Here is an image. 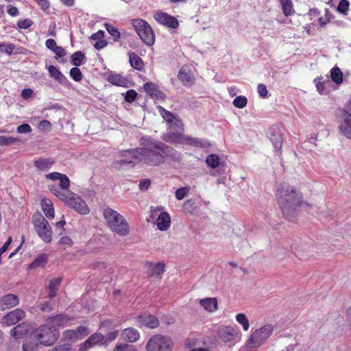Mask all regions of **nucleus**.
I'll return each mask as SVG.
<instances>
[{"mask_svg":"<svg viewBox=\"0 0 351 351\" xmlns=\"http://www.w3.org/2000/svg\"><path fill=\"white\" fill-rule=\"evenodd\" d=\"M137 96V93L134 90H128L125 95V99L126 101L131 103L133 102Z\"/></svg>","mask_w":351,"mask_h":351,"instance_id":"bf43d9fd","label":"nucleus"},{"mask_svg":"<svg viewBox=\"0 0 351 351\" xmlns=\"http://www.w3.org/2000/svg\"><path fill=\"white\" fill-rule=\"evenodd\" d=\"M19 303V298L14 294H7L0 299V310L12 308Z\"/></svg>","mask_w":351,"mask_h":351,"instance_id":"aec40b11","label":"nucleus"},{"mask_svg":"<svg viewBox=\"0 0 351 351\" xmlns=\"http://www.w3.org/2000/svg\"><path fill=\"white\" fill-rule=\"evenodd\" d=\"M38 129L43 132H49L51 130V123L47 120H42L38 123Z\"/></svg>","mask_w":351,"mask_h":351,"instance_id":"5fc2aeb1","label":"nucleus"},{"mask_svg":"<svg viewBox=\"0 0 351 351\" xmlns=\"http://www.w3.org/2000/svg\"><path fill=\"white\" fill-rule=\"evenodd\" d=\"M52 51L56 54V59L62 58L66 55L64 49L60 46H57Z\"/></svg>","mask_w":351,"mask_h":351,"instance_id":"69168bd1","label":"nucleus"},{"mask_svg":"<svg viewBox=\"0 0 351 351\" xmlns=\"http://www.w3.org/2000/svg\"><path fill=\"white\" fill-rule=\"evenodd\" d=\"M130 24L145 45L152 46L154 44L155 34L147 21L140 19H135L131 20Z\"/></svg>","mask_w":351,"mask_h":351,"instance_id":"39448f33","label":"nucleus"},{"mask_svg":"<svg viewBox=\"0 0 351 351\" xmlns=\"http://www.w3.org/2000/svg\"><path fill=\"white\" fill-rule=\"evenodd\" d=\"M33 223L40 238L45 243H50L52 240V231L47 219L40 214H38L34 216Z\"/></svg>","mask_w":351,"mask_h":351,"instance_id":"6e6552de","label":"nucleus"},{"mask_svg":"<svg viewBox=\"0 0 351 351\" xmlns=\"http://www.w3.org/2000/svg\"><path fill=\"white\" fill-rule=\"evenodd\" d=\"M58 336V331L48 322L40 326L34 332V338L45 346L53 345L57 341Z\"/></svg>","mask_w":351,"mask_h":351,"instance_id":"423d86ee","label":"nucleus"},{"mask_svg":"<svg viewBox=\"0 0 351 351\" xmlns=\"http://www.w3.org/2000/svg\"><path fill=\"white\" fill-rule=\"evenodd\" d=\"M124 151H123L122 152H123ZM123 153H121V156L123 157V156L122 155ZM124 159H122V160H118V161H115L114 162V165L116 166H123V165H129L130 167H134L135 165V164L136 162H138L136 160H135L132 156H124Z\"/></svg>","mask_w":351,"mask_h":351,"instance_id":"a19ab883","label":"nucleus"},{"mask_svg":"<svg viewBox=\"0 0 351 351\" xmlns=\"http://www.w3.org/2000/svg\"><path fill=\"white\" fill-rule=\"evenodd\" d=\"M33 25V21L31 19H25L20 20L17 23V26L20 29H26Z\"/></svg>","mask_w":351,"mask_h":351,"instance_id":"6e6d98bb","label":"nucleus"},{"mask_svg":"<svg viewBox=\"0 0 351 351\" xmlns=\"http://www.w3.org/2000/svg\"><path fill=\"white\" fill-rule=\"evenodd\" d=\"M52 351H71V346L69 344H63L55 347Z\"/></svg>","mask_w":351,"mask_h":351,"instance_id":"774afa93","label":"nucleus"},{"mask_svg":"<svg viewBox=\"0 0 351 351\" xmlns=\"http://www.w3.org/2000/svg\"><path fill=\"white\" fill-rule=\"evenodd\" d=\"M41 206L43 213L49 219H53L54 217V210L53 204L49 199H43L41 202Z\"/></svg>","mask_w":351,"mask_h":351,"instance_id":"2f4dec72","label":"nucleus"},{"mask_svg":"<svg viewBox=\"0 0 351 351\" xmlns=\"http://www.w3.org/2000/svg\"><path fill=\"white\" fill-rule=\"evenodd\" d=\"M159 111L162 118L166 121L170 130L184 131L183 123L177 115L162 107H160Z\"/></svg>","mask_w":351,"mask_h":351,"instance_id":"1a4fd4ad","label":"nucleus"},{"mask_svg":"<svg viewBox=\"0 0 351 351\" xmlns=\"http://www.w3.org/2000/svg\"><path fill=\"white\" fill-rule=\"evenodd\" d=\"M161 151L165 156V160L169 159L175 162H180L182 158V154L161 141Z\"/></svg>","mask_w":351,"mask_h":351,"instance_id":"f3484780","label":"nucleus"},{"mask_svg":"<svg viewBox=\"0 0 351 351\" xmlns=\"http://www.w3.org/2000/svg\"><path fill=\"white\" fill-rule=\"evenodd\" d=\"M48 260V256L46 254H39L36 259L29 265L30 269H36L43 267Z\"/></svg>","mask_w":351,"mask_h":351,"instance_id":"c9c22d12","label":"nucleus"},{"mask_svg":"<svg viewBox=\"0 0 351 351\" xmlns=\"http://www.w3.org/2000/svg\"><path fill=\"white\" fill-rule=\"evenodd\" d=\"M84 58V53L81 51H77L74 52L71 57V63L75 66H79L82 64V60Z\"/></svg>","mask_w":351,"mask_h":351,"instance_id":"ea45409f","label":"nucleus"},{"mask_svg":"<svg viewBox=\"0 0 351 351\" xmlns=\"http://www.w3.org/2000/svg\"><path fill=\"white\" fill-rule=\"evenodd\" d=\"M108 81L116 86H123L125 82V79L119 74H111L108 77Z\"/></svg>","mask_w":351,"mask_h":351,"instance_id":"a18cd8bd","label":"nucleus"},{"mask_svg":"<svg viewBox=\"0 0 351 351\" xmlns=\"http://www.w3.org/2000/svg\"><path fill=\"white\" fill-rule=\"evenodd\" d=\"M276 197L283 215L290 219L295 217L299 206H309L308 204L303 203L302 194L294 186L286 183L279 185L276 191Z\"/></svg>","mask_w":351,"mask_h":351,"instance_id":"f03ea898","label":"nucleus"},{"mask_svg":"<svg viewBox=\"0 0 351 351\" xmlns=\"http://www.w3.org/2000/svg\"><path fill=\"white\" fill-rule=\"evenodd\" d=\"M122 337L124 340L133 343L136 342L140 337L138 331L134 328H128L123 330Z\"/></svg>","mask_w":351,"mask_h":351,"instance_id":"cd10ccee","label":"nucleus"},{"mask_svg":"<svg viewBox=\"0 0 351 351\" xmlns=\"http://www.w3.org/2000/svg\"><path fill=\"white\" fill-rule=\"evenodd\" d=\"M236 321L241 325L244 331H247L250 328V322L247 316L244 313H239L236 315Z\"/></svg>","mask_w":351,"mask_h":351,"instance_id":"37998d69","label":"nucleus"},{"mask_svg":"<svg viewBox=\"0 0 351 351\" xmlns=\"http://www.w3.org/2000/svg\"><path fill=\"white\" fill-rule=\"evenodd\" d=\"M62 281L61 278H53L49 281V285H48V289H49V297L52 299L56 295L57 290L58 289V287Z\"/></svg>","mask_w":351,"mask_h":351,"instance_id":"72a5a7b5","label":"nucleus"},{"mask_svg":"<svg viewBox=\"0 0 351 351\" xmlns=\"http://www.w3.org/2000/svg\"><path fill=\"white\" fill-rule=\"evenodd\" d=\"M104 338L105 337L101 333L95 332L80 345V350L81 351H86L88 349L101 343L104 340Z\"/></svg>","mask_w":351,"mask_h":351,"instance_id":"a211bd4d","label":"nucleus"},{"mask_svg":"<svg viewBox=\"0 0 351 351\" xmlns=\"http://www.w3.org/2000/svg\"><path fill=\"white\" fill-rule=\"evenodd\" d=\"M16 131L19 134H29L32 132V128L29 124L23 123L17 127Z\"/></svg>","mask_w":351,"mask_h":351,"instance_id":"052dcab7","label":"nucleus"},{"mask_svg":"<svg viewBox=\"0 0 351 351\" xmlns=\"http://www.w3.org/2000/svg\"><path fill=\"white\" fill-rule=\"evenodd\" d=\"M338 128L343 136L351 139V114L342 113Z\"/></svg>","mask_w":351,"mask_h":351,"instance_id":"2eb2a0df","label":"nucleus"},{"mask_svg":"<svg viewBox=\"0 0 351 351\" xmlns=\"http://www.w3.org/2000/svg\"><path fill=\"white\" fill-rule=\"evenodd\" d=\"M199 305L206 311L214 313L218 308L217 300L215 298H206L199 301Z\"/></svg>","mask_w":351,"mask_h":351,"instance_id":"393cba45","label":"nucleus"},{"mask_svg":"<svg viewBox=\"0 0 351 351\" xmlns=\"http://www.w3.org/2000/svg\"><path fill=\"white\" fill-rule=\"evenodd\" d=\"M104 217L110 229L120 236L129 234L128 223L118 212L108 208L104 211Z\"/></svg>","mask_w":351,"mask_h":351,"instance_id":"20e7f679","label":"nucleus"},{"mask_svg":"<svg viewBox=\"0 0 351 351\" xmlns=\"http://www.w3.org/2000/svg\"><path fill=\"white\" fill-rule=\"evenodd\" d=\"M19 141V139L12 136H0V146H8Z\"/></svg>","mask_w":351,"mask_h":351,"instance_id":"49530a36","label":"nucleus"},{"mask_svg":"<svg viewBox=\"0 0 351 351\" xmlns=\"http://www.w3.org/2000/svg\"><path fill=\"white\" fill-rule=\"evenodd\" d=\"M105 27L107 32L113 37L115 42H118L121 38V33L117 28L109 23H105Z\"/></svg>","mask_w":351,"mask_h":351,"instance_id":"c03bdc74","label":"nucleus"},{"mask_svg":"<svg viewBox=\"0 0 351 351\" xmlns=\"http://www.w3.org/2000/svg\"><path fill=\"white\" fill-rule=\"evenodd\" d=\"M40 6V9L45 12H49L50 3L48 0H35Z\"/></svg>","mask_w":351,"mask_h":351,"instance_id":"680f3d73","label":"nucleus"},{"mask_svg":"<svg viewBox=\"0 0 351 351\" xmlns=\"http://www.w3.org/2000/svg\"><path fill=\"white\" fill-rule=\"evenodd\" d=\"M78 339H82L90 333V330L88 327L80 326L75 329Z\"/></svg>","mask_w":351,"mask_h":351,"instance_id":"864d4df0","label":"nucleus"},{"mask_svg":"<svg viewBox=\"0 0 351 351\" xmlns=\"http://www.w3.org/2000/svg\"><path fill=\"white\" fill-rule=\"evenodd\" d=\"M129 61L131 66L138 71H141L144 66L142 59L134 52L129 53Z\"/></svg>","mask_w":351,"mask_h":351,"instance_id":"7c9ffc66","label":"nucleus"},{"mask_svg":"<svg viewBox=\"0 0 351 351\" xmlns=\"http://www.w3.org/2000/svg\"><path fill=\"white\" fill-rule=\"evenodd\" d=\"M173 342L167 335H155L151 337L146 343L147 351H172Z\"/></svg>","mask_w":351,"mask_h":351,"instance_id":"0eeeda50","label":"nucleus"},{"mask_svg":"<svg viewBox=\"0 0 351 351\" xmlns=\"http://www.w3.org/2000/svg\"><path fill=\"white\" fill-rule=\"evenodd\" d=\"M46 178L51 180H59L60 186L62 190H66L69 189L70 185V180L69 178L60 173L53 172L46 175Z\"/></svg>","mask_w":351,"mask_h":351,"instance_id":"5701e85b","label":"nucleus"},{"mask_svg":"<svg viewBox=\"0 0 351 351\" xmlns=\"http://www.w3.org/2000/svg\"><path fill=\"white\" fill-rule=\"evenodd\" d=\"M65 220L62 219L56 223V232L58 234V235H62L64 234V226L65 225Z\"/></svg>","mask_w":351,"mask_h":351,"instance_id":"0e129e2a","label":"nucleus"},{"mask_svg":"<svg viewBox=\"0 0 351 351\" xmlns=\"http://www.w3.org/2000/svg\"><path fill=\"white\" fill-rule=\"evenodd\" d=\"M330 77L332 82L336 84H340L343 82V73L338 66L333 67L330 71Z\"/></svg>","mask_w":351,"mask_h":351,"instance_id":"f704fd0d","label":"nucleus"},{"mask_svg":"<svg viewBox=\"0 0 351 351\" xmlns=\"http://www.w3.org/2000/svg\"><path fill=\"white\" fill-rule=\"evenodd\" d=\"M217 337L226 343H234L239 332L235 327L232 326H221L216 330Z\"/></svg>","mask_w":351,"mask_h":351,"instance_id":"9d476101","label":"nucleus"},{"mask_svg":"<svg viewBox=\"0 0 351 351\" xmlns=\"http://www.w3.org/2000/svg\"><path fill=\"white\" fill-rule=\"evenodd\" d=\"M14 49V45L12 43H3L0 44V51L11 55Z\"/></svg>","mask_w":351,"mask_h":351,"instance_id":"603ef678","label":"nucleus"},{"mask_svg":"<svg viewBox=\"0 0 351 351\" xmlns=\"http://www.w3.org/2000/svg\"><path fill=\"white\" fill-rule=\"evenodd\" d=\"M54 161L51 158H40L34 161L35 167L40 171L49 170L53 165Z\"/></svg>","mask_w":351,"mask_h":351,"instance_id":"c756f323","label":"nucleus"},{"mask_svg":"<svg viewBox=\"0 0 351 351\" xmlns=\"http://www.w3.org/2000/svg\"><path fill=\"white\" fill-rule=\"evenodd\" d=\"M141 147L124 150L123 156H132L139 162L152 167H157L165 163V156L161 151V141L143 136L140 139Z\"/></svg>","mask_w":351,"mask_h":351,"instance_id":"f257e3e1","label":"nucleus"},{"mask_svg":"<svg viewBox=\"0 0 351 351\" xmlns=\"http://www.w3.org/2000/svg\"><path fill=\"white\" fill-rule=\"evenodd\" d=\"M313 82L315 84L317 91L320 95L327 94L330 91L332 86V81L328 76L315 78Z\"/></svg>","mask_w":351,"mask_h":351,"instance_id":"dca6fc26","label":"nucleus"},{"mask_svg":"<svg viewBox=\"0 0 351 351\" xmlns=\"http://www.w3.org/2000/svg\"><path fill=\"white\" fill-rule=\"evenodd\" d=\"M274 330V326L270 324H265L256 329H252L251 335L245 344L246 350L247 351H256L266 343L272 335Z\"/></svg>","mask_w":351,"mask_h":351,"instance_id":"7ed1b4c3","label":"nucleus"},{"mask_svg":"<svg viewBox=\"0 0 351 351\" xmlns=\"http://www.w3.org/2000/svg\"><path fill=\"white\" fill-rule=\"evenodd\" d=\"M64 335L66 338H68L72 341H76L77 339H79L77 338L75 330H67L64 332Z\"/></svg>","mask_w":351,"mask_h":351,"instance_id":"338daca9","label":"nucleus"},{"mask_svg":"<svg viewBox=\"0 0 351 351\" xmlns=\"http://www.w3.org/2000/svg\"><path fill=\"white\" fill-rule=\"evenodd\" d=\"M178 79L182 81L183 83L189 82L191 80V77L183 69H181L178 75Z\"/></svg>","mask_w":351,"mask_h":351,"instance_id":"13d9d810","label":"nucleus"},{"mask_svg":"<svg viewBox=\"0 0 351 351\" xmlns=\"http://www.w3.org/2000/svg\"><path fill=\"white\" fill-rule=\"evenodd\" d=\"M269 139L276 150H280L281 149L282 145V138L281 134L279 132L270 133Z\"/></svg>","mask_w":351,"mask_h":351,"instance_id":"e433bc0d","label":"nucleus"},{"mask_svg":"<svg viewBox=\"0 0 351 351\" xmlns=\"http://www.w3.org/2000/svg\"><path fill=\"white\" fill-rule=\"evenodd\" d=\"M247 103V99L245 96H238L233 100V105L238 108H244Z\"/></svg>","mask_w":351,"mask_h":351,"instance_id":"de8ad7c7","label":"nucleus"},{"mask_svg":"<svg viewBox=\"0 0 351 351\" xmlns=\"http://www.w3.org/2000/svg\"><path fill=\"white\" fill-rule=\"evenodd\" d=\"M171 225V217L167 212L161 213L157 218L156 226L160 231H166Z\"/></svg>","mask_w":351,"mask_h":351,"instance_id":"a878e982","label":"nucleus"},{"mask_svg":"<svg viewBox=\"0 0 351 351\" xmlns=\"http://www.w3.org/2000/svg\"><path fill=\"white\" fill-rule=\"evenodd\" d=\"M184 136L183 132L180 130H170L167 134H165L162 139L170 143H180L182 144V138Z\"/></svg>","mask_w":351,"mask_h":351,"instance_id":"bb28decb","label":"nucleus"},{"mask_svg":"<svg viewBox=\"0 0 351 351\" xmlns=\"http://www.w3.org/2000/svg\"><path fill=\"white\" fill-rule=\"evenodd\" d=\"M282 10L285 16H291L294 14L293 5L291 0H279Z\"/></svg>","mask_w":351,"mask_h":351,"instance_id":"473e14b6","label":"nucleus"},{"mask_svg":"<svg viewBox=\"0 0 351 351\" xmlns=\"http://www.w3.org/2000/svg\"><path fill=\"white\" fill-rule=\"evenodd\" d=\"M136 326L156 328L159 326V321L152 315L143 314L138 315L135 319Z\"/></svg>","mask_w":351,"mask_h":351,"instance_id":"4468645a","label":"nucleus"},{"mask_svg":"<svg viewBox=\"0 0 351 351\" xmlns=\"http://www.w3.org/2000/svg\"><path fill=\"white\" fill-rule=\"evenodd\" d=\"M71 321V317L63 314L56 315L55 316L50 317L47 319V322L55 328L56 326L64 327L68 326Z\"/></svg>","mask_w":351,"mask_h":351,"instance_id":"412c9836","label":"nucleus"},{"mask_svg":"<svg viewBox=\"0 0 351 351\" xmlns=\"http://www.w3.org/2000/svg\"><path fill=\"white\" fill-rule=\"evenodd\" d=\"M70 76L75 82H80L82 79V74L77 66H75L70 70Z\"/></svg>","mask_w":351,"mask_h":351,"instance_id":"3c124183","label":"nucleus"},{"mask_svg":"<svg viewBox=\"0 0 351 351\" xmlns=\"http://www.w3.org/2000/svg\"><path fill=\"white\" fill-rule=\"evenodd\" d=\"M25 311L21 308H16L10 311L1 319V323L5 326H10L16 324L25 317Z\"/></svg>","mask_w":351,"mask_h":351,"instance_id":"ddd939ff","label":"nucleus"},{"mask_svg":"<svg viewBox=\"0 0 351 351\" xmlns=\"http://www.w3.org/2000/svg\"><path fill=\"white\" fill-rule=\"evenodd\" d=\"M220 158L214 154H209L206 158V165L212 168L215 169L220 165Z\"/></svg>","mask_w":351,"mask_h":351,"instance_id":"4c0bfd02","label":"nucleus"},{"mask_svg":"<svg viewBox=\"0 0 351 351\" xmlns=\"http://www.w3.org/2000/svg\"><path fill=\"white\" fill-rule=\"evenodd\" d=\"M113 351H137L135 346L127 343H119L114 348Z\"/></svg>","mask_w":351,"mask_h":351,"instance_id":"8fccbe9b","label":"nucleus"},{"mask_svg":"<svg viewBox=\"0 0 351 351\" xmlns=\"http://www.w3.org/2000/svg\"><path fill=\"white\" fill-rule=\"evenodd\" d=\"M32 328L29 324L22 323L10 330L11 336L16 339H22L31 332Z\"/></svg>","mask_w":351,"mask_h":351,"instance_id":"6ab92c4d","label":"nucleus"},{"mask_svg":"<svg viewBox=\"0 0 351 351\" xmlns=\"http://www.w3.org/2000/svg\"><path fill=\"white\" fill-rule=\"evenodd\" d=\"M182 144L195 147H207L210 145L208 142L204 139L194 138L187 135H184L182 138Z\"/></svg>","mask_w":351,"mask_h":351,"instance_id":"b1692460","label":"nucleus"},{"mask_svg":"<svg viewBox=\"0 0 351 351\" xmlns=\"http://www.w3.org/2000/svg\"><path fill=\"white\" fill-rule=\"evenodd\" d=\"M154 19L158 23L170 28L176 29L179 26V23L176 18L164 12H156L154 14Z\"/></svg>","mask_w":351,"mask_h":351,"instance_id":"f8f14e48","label":"nucleus"},{"mask_svg":"<svg viewBox=\"0 0 351 351\" xmlns=\"http://www.w3.org/2000/svg\"><path fill=\"white\" fill-rule=\"evenodd\" d=\"M144 89L147 93L150 95L151 96H154L156 97H160L162 93L158 90L155 84L152 82H147L144 85Z\"/></svg>","mask_w":351,"mask_h":351,"instance_id":"58836bf2","label":"nucleus"},{"mask_svg":"<svg viewBox=\"0 0 351 351\" xmlns=\"http://www.w3.org/2000/svg\"><path fill=\"white\" fill-rule=\"evenodd\" d=\"M48 71L50 75L56 80L60 84L62 85H66L67 84L68 80L66 77L53 65L49 66Z\"/></svg>","mask_w":351,"mask_h":351,"instance_id":"c85d7f7f","label":"nucleus"},{"mask_svg":"<svg viewBox=\"0 0 351 351\" xmlns=\"http://www.w3.org/2000/svg\"><path fill=\"white\" fill-rule=\"evenodd\" d=\"M189 192V189L186 187H182L176 191L175 195L177 199L182 200Z\"/></svg>","mask_w":351,"mask_h":351,"instance_id":"4d7b16f0","label":"nucleus"},{"mask_svg":"<svg viewBox=\"0 0 351 351\" xmlns=\"http://www.w3.org/2000/svg\"><path fill=\"white\" fill-rule=\"evenodd\" d=\"M23 351H38V343L35 340L26 339L23 343Z\"/></svg>","mask_w":351,"mask_h":351,"instance_id":"79ce46f5","label":"nucleus"},{"mask_svg":"<svg viewBox=\"0 0 351 351\" xmlns=\"http://www.w3.org/2000/svg\"><path fill=\"white\" fill-rule=\"evenodd\" d=\"M145 266L147 275L150 277L160 276L165 271V265L162 263H153L147 262Z\"/></svg>","mask_w":351,"mask_h":351,"instance_id":"4be33fe9","label":"nucleus"},{"mask_svg":"<svg viewBox=\"0 0 351 351\" xmlns=\"http://www.w3.org/2000/svg\"><path fill=\"white\" fill-rule=\"evenodd\" d=\"M258 95L262 98H265L267 96L268 91L267 87L263 84H259L257 87Z\"/></svg>","mask_w":351,"mask_h":351,"instance_id":"e2e57ef3","label":"nucleus"},{"mask_svg":"<svg viewBox=\"0 0 351 351\" xmlns=\"http://www.w3.org/2000/svg\"><path fill=\"white\" fill-rule=\"evenodd\" d=\"M349 6L350 2L348 0H341L337 5V11L343 15H346Z\"/></svg>","mask_w":351,"mask_h":351,"instance_id":"09e8293b","label":"nucleus"},{"mask_svg":"<svg viewBox=\"0 0 351 351\" xmlns=\"http://www.w3.org/2000/svg\"><path fill=\"white\" fill-rule=\"evenodd\" d=\"M71 198L68 200L67 206L81 215H86L90 212V209L86 202L76 194L70 193Z\"/></svg>","mask_w":351,"mask_h":351,"instance_id":"9b49d317","label":"nucleus"}]
</instances>
